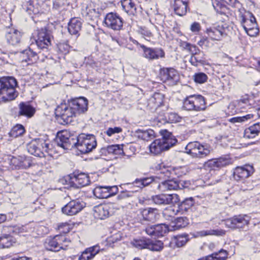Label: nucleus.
<instances>
[{
  "label": "nucleus",
  "instance_id": "4468645a",
  "mask_svg": "<svg viewBox=\"0 0 260 260\" xmlns=\"http://www.w3.org/2000/svg\"><path fill=\"white\" fill-rule=\"evenodd\" d=\"M85 206L83 201L78 199L72 200L61 209L63 214L72 216L80 212Z\"/></svg>",
  "mask_w": 260,
  "mask_h": 260
},
{
  "label": "nucleus",
  "instance_id": "bf43d9fd",
  "mask_svg": "<svg viewBox=\"0 0 260 260\" xmlns=\"http://www.w3.org/2000/svg\"><path fill=\"white\" fill-rule=\"evenodd\" d=\"M126 185H131V188L136 187L137 189H136L135 190H138V191L144 188L143 187V184L142 183L141 178H137L133 183H127Z\"/></svg>",
  "mask_w": 260,
  "mask_h": 260
},
{
  "label": "nucleus",
  "instance_id": "dca6fc26",
  "mask_svg": "<svg viewBox=\"0 0 260 260\" xmlns=\"http://www.w3.org/2000/svg\"><path fill=\"white\" fill-rule=\"evenodd\" d=\"M76 116L84 113L88 109V100L84 97H80L69 102Z\"/></svg>",
  "mask_w": 260,
  "mask_h": 260
},
{
  "label": "nucleus",
  "instance_id": "7c9ffc66",
  "mask_svg": "<svg viewBox=\"0 0 260 260\" xmlns=\"http://www.w3.org/2000/svg\"><path fill=\"white\" fill-rule=\"evenodd\" d=\"M169 149L165 144L161 142L160 139H156L154 140L150 145L149 150L151 153L154 155L160 154L163 151Z\"/></svg>",
  "mask_w": 260,
  "mask_h": 260
},
{
  "label": "nucleus",
  "instance_id": "864d4df0",
  "mask_svg": "<svg viewBox=\"0 0 260 260\" xmlns=\"http://www.w3.org/2000/svg\"><path fill=\"white\" fill-rule=\"evenodd\" d=\"M193 80L195 82L202 84L206 82L208 79L207 75L202 72L196 73L193 76Z\"/></svg>",
  "mask_w": 260,
  "mask_h": 260
},
{
  "label": "nucleus",
  "instance_id": "c756f323",
  "mask_svg": "<svg viewBox=\"0 0 260 260\" xmlns=\"http://www.w3.org/2000/svg\"><path fill=\"white\" fill-rule=\"evenodd\" d=\"M175 13L180 16L185 15L187 12L188 0H174Z\"/></svg>",
  "mask_w": 260,
  "mask_h": 260
},
{
  "label": "nucleus",
  "instance_id": "c9c22d12",
  "mask_svg": "<svg viewBox=\"0 0 260 260\" xmlns=\"http://www.w3.org/2000/svg\"><path fill=\"white\" fill-rule=\"evenodd\" d=\"M141 214L144 220L154 222L157 216V210L151 208L144 209L141 211Z\"/></svg>",
  "mask_w": 260,
  "mask_h": 260
},
{
  "label": "nucleus",
  "instance_id": "39448f33",
  "mask_svg": "<svg viewBox=\"0 0 260 260\" xmlns=\"http://www.w3.org/2000/svg\"><path fill=\"white\" fill-rule=\"evenodd\" d=\"M185 150L193 158H204L210 154L212 148L209 145H203L195 141L189 143L185 147Z\"/></svg>",
  "mask_w": 260,
  "mask_h": 260
},
{
  "label": "nucleus",
  "instance_id": "412c9836",
  "mask_svg": "<svg viewBox=\"0 0 260 260\" xmlns=\"http://www.w3.org/2000/svg\"><path fill=\"white\" fill-rule=\"evenodd\" d=\"M230 160L226 158L220 157L209 159L203 165L206 170H215L226 166L230 164Z\"/></svg>",
  "mask_w": 260,
  "mask_h": 260
},
{
  "label": "nucleus",
  "instance_id": "bb28decb",
  "mask_svg": "<svg viewBox=\"0 0 260 260\" xmlns=\"http://www.w3.org/2000/svg\"><path fill=\"white\" fill-rule=\"evenodd\" d=\"M164 96L160 93H155L148 100L147 107L151 111L156 110L163 103Z\"/></svg>",
  "mask_w": 260,
  "mask_h": 260
},
{
  "label": "nucleus",
  "instance_id": "8fccbe9b",
  "mask_svg": "<svg viewBox=\"0 0 260 260\" xmlns=\"http://www.w3.org/2000/svg\"><path fill=\"white\" fill-rule=\"evenodd\" d=\"M164 244L160 241L152 242L149 239L148 249L153 251H159L163 249Z\"/></svg>",
  "mask_w": 260,
  "mask_h": 260
},
{
  "label": "nucleus",
  "instance_id": "774afa93",
  "mask_svg": "<svg viewBox=\"0 0 260 260\" xmlns=\"http://www.w3.org/2000/svg\"><path fill=\"white\" fill-rule=\"evenodd\" d=\"M201 29V26L199 22H194L190 26V30L194 33L199 32Z\"/></svg>",
  "mask_w": 260,
  "mask_h": 260
},
{
  "label": "nucleus",
  "instance_id": "5fc2aeb1",
  "mask_svg": "<svg viewBox=\"0 0 260 260\" xmlns=\"http://www.w3.org/2000/svg\"><path fill=\"white\" fill-rule=\"evenodd\" d=\"M122 146L119 145H113L107 147V151L109 153L120 154L123 153Z\"/></svg>",
  "mask_w": 260,
  "mask_h": 260
},
{
  "label": "nucleus",
  "instance_id": "c85d7f7f",
  "mask_svg": "<svg viewBox=\"0 0 260 260\" xmlns=\"http://www.w3.org/2000/svg\"><path fill=\"white\" fill-rule=\"evenodd\" d=\"M179 185L177 183L176 179H170L162 181L158 185V189L162 192L169 190H176L178 188Z\"/></svg>",
  "mask_w": 260,
  "mask_h": 260
},
{
  "label": "nucleus",
  "instance_id": "ea45409f",
  "mask_svg": "<svg viewBox=\"0 0 260 260\" xmlns=\"http://www.w3.org/2000/svg\"><path fill=\"white\" fill-rule=\"evenodd\" d=\"M109 188L108 186H97L93 190V194L98 198L106 199L109 197Z\"/></svg>",
  "mask_w": 260,
  "mask_h": 260
},
{
  "label": "nucleus",
  "instance_id": "6e6552de",
  "mask_svg": "<svg viewBox=\"0 0 260 260\" xmlns=\"http://www.w3.org/2000/svg\"><path fill=\"white\" fill-rule=\"evenodd\" d=\"M27 149L32 155L42 157L44 152L49 153V144L42 138L35 139L27 145Z\"/></svg>",
  "mask_w": 260,
  "mask_h": 260
},
{
  "label": "nucleus",
  "instance_id": "393cba45",
  "mask_svg": "<svg viewBox=\"0 0 260 260\" xmlns=\"http://www.w3.org/2000/svg\"><path fill=\"white\" fill-rule=\"evenodd\" d=\"M159 133L162 137L161 139H159L163 144L167 148L170 149V147L173 146L177 142V139L173 135L172 133L169 132L167 129H161Z\"/></svg>",
  "mask_w": 260,
  "mask_h": 260
},
{
  "label": "nucleus",
  "instance_id": "de8ad7c7",
  "mask_svg": "<svg viewBox=\"0 0 260 260\" xmlns=\"http://www.w3.org/2000/svg\"><path fill=\"white\" fill-rule=\"evenodd\" d=\"M194 103L193 95H189L186 97L183 101V108L184 109L187 111L194 110Z\"/></svg>",
  "mask_w": 260,
  "mask_h": 260
},
{
  "label": "nucleus",
  "instance_id": "cd10ccee",
  "mask_svg": "<svg viewBox=\"0 0 260 260\" xmlns=\"http://www.w3.org/2000/svg\"><path fill=\"white\" fill-rule=\"evenodd\" d=\"M35 44H31L30 47L28 49L25 50L22 52L23 60L25 62L30 61V63H33L37 61L38 58V54L41 53V51H40L39 52L34 51L32 50Z\"/></svg>",
  "mask_w": 260,
  "mask_h": 260
},
{
  "label": "nucleus",
  "instance_id": "680f3d73",
  "mask_svg": "<svg viewBox=\"0 0 260 260\" xmlns=\"http://www.w3.org/2000/svg\"><path fill=\"white\" fill-rule=\"evenodd\" d=\"M186 48L189 51L191 55H194L201 51V50L196 46L191 45L189 43H186Z\"/></svg>",
  "mask_w": 260,
  "mask_h": 260
},
{
  "label": "nucleus",
  "instance_id": "7ed1b4c3",
  "mask_svg": "<svg viewBox=\"0 0 260 260\" xmlns=\"http://www.w3.org/2000/svg\"><path fill=\"white\" fill-rule=\"evenodd\" d=\"M233 26L232 25L221 22L207 28L205 32L213 41H220L222 38L232 35Z\"/></svg>",
  "mask_w": 260,
  "mask_h": 260
},
{
  "label": "nucleus",
  "instance_id": "6ab92c4d",
  "mask_svg": "<svg viewBox=\"0 0 260 260\" xmlns=\"http://www.w3.org/2000/svg\"><path fill=\"white\" fill-rule=\"evenodd\" d=\"M140 47L143 49V56L149 60L157 59L159 57H165V52L161 48H152L140 45Z\"/></svg>",
  "mask_w": 260,
  "mask_h": 260
},
{
  "label": "nucleus",
  "instance_id": "79ce46f5",
  "mask_svg": "<svg viewBox=\"0 0 260 260\" xmlns=\"http://www.w3.org/2000/svg\"><path fill=\"white\" fill-rule=\"evenodd\" d=\"M203 51H200L194 55H191L189 61L190 63L195 67H197L199 63L204 64L205 58Z\"/></svg>",
  "mask_w": 260,
  "mask_h": 260
},
{
  "label": "nucleus",
  "instance_id": "5701e85b",
  "mask_svg": "<svg viewBox=\"0 0 260 260\" xmlns=\"http://www.w3.org/2000/svg\"><path fill=\"white\" fill-rule=\"evenodd\" d=\"M22 34L18 30L11 28L7 29L6 38L7 42L12 45H16L20 42Z\"/></svg>",
  "mask_w": 260,
  "mask_h": 260
},
{
  "label": "nucleus",
  "instance_id": "72a5a7b5",
  "mask_svg": "<svg viewBox=\"0 0 260 260\" xmlns=\"http://www.w3.org/2000/svg\"><path fill=\"white\" fill-rule=\"evenodd\" d=\"M122 9L129 15H135L137 13L136 5L133 0H121Z\"/></svg>",
  "mask_w": 260,
  "mask_h": 260
},
{
  "label": "nucleus",
  "instance_id": "f3484780",
  "mask_svg": "<svg viewBox=\"0 0 260 260\" xmlns=\"http://www.w3.org/2000/svg\"><path fill=\"white\" fill-rule=\"evenodd\" d=\"M152 202L158 205H165L179 202V196L177 194H161L152 197Z\"/></svg>",
  "mask_w": 260,
  "mask_h": 260
},
{
  "label": "nucleus",
  "instance_id": "e2e57ef3",
  "mask_svg": "<svg viewBox=\"0 0 260 260\" xmlns=\"http://www.w3.org/2000/svg\"><path fill=\"white\" fill-rule=\"evenodd\" d=\"M177 180V183L179 185L178 188L182 189L186 187H188L190 184L189 181L183 180Z\"/></svg>",
  "mask_w": 260,
  "mask_h": 260
},
{
  "label": "nucleus",
  "instance_id": "a19ab883",
  "mask_svg": "<svg viewBox=\"0 0 260 260\" xmlns=\"http://www.w3.org/2000/svg\"><path fill=\"white\" fill-rule=\"evenodd\" d=\"M187 237V235H178L176 237H174L171 240L170 244L172 246L174 245L177 247H182L184 246L188 240Z\"/></svg>",
  "mask_w": 260,
  "mask_h": 260
},
{
  "label": "nucleus",
  "instance_id": "2eb2a0df",
  "mask_svg": "<svg viewBox=\"0 0 260 260\" xmlns=\"http://www.w3.org/2000/svg\"><path fill=\"white\" fill-rule=\"evenodd\" d=\"M104 22L108 27L114 30H119L123 26L122 18L114 13L107 14L105 18Z\"/></svg>",
  "mask_w": 260,
  "mask_h": 260
},
{
  "label": "nucleus",
  "instance_id": "69168bd1",
  "mask_svg": "<svg viewBox=\"0 0 260 260\" xmlns=\"http://www.w3.org/2000/svg\"><path fill=\"white\" fill-rule=\"evenodd\" d=\"M121 131L122 129L119 127H115L114 128L110 127L107 131L106 134L109 136H111L113 134L119 133Z\"/></svg>",
  "mask_w": 260,
  "mask_h": 260
},
{
  "label": "nucleus",
  "instance_id": "9b49d317",
  "mask_svg": "<svg viewBox=\"0 0 260 260\" xmlns=\"http://www.w3.org/2000/svg\"><path fill=\"white\" fill-rule=\"evenodd\" d=\"M249 217L247 215H235L224 221L225 226L232 229H241L249 223Z\"/></svg>",
  "mask_w": 260,
  "mask_h": 260
},
{
  "label": "nucleus",
  "instance_id": "a878e982",
  "mask_svg": "<svg viewBox=\"0 0 260 260\" xmlns=\"http://www.w3.org/2000/svg\"><path fill=\"white\" fill-rule=\"evenodd\" d=\"M100 251V248L98 245L87 248L79 256L78 260H91Z\"/></svg>",
  "mask_w": 260,
  "mask_h": 260
},
{
  "label": "nucleus",
  "instance_id": "2f4dec72",
  "mask_svg": "<svg viewBox=\"0 0 260 260\" xmlns=\"http://www.w3.org/2000/svg\"><path fill=\"white\" fill-rule=\"evenodd\" d=\"M241 23L244 30L257 27L256 19L251 13L249 14L248 18L246 16H242Z\"/></svg>",
  "mask_w": 260,
  "mask_h": 260
},
{
  "label": "nucleus",
  "instance_id": "338daca9",
  "mask_svg": "<svg viewBox=\"0 0 260 260\" xmlns=\"http://www.w3.org/2000/svg\"><path fill=\"white\" fill-rule=\"evenodd\" d=\"M141 178L142 180V183L143 184V187L148 186L149 184L152 183L154 181V179L153 177H143Z\"/></svg>",
  "mask_w": 260,
  "mask_h": 260
},
{
  "label": "nucleus",
  "instance_id": "6e6d98bb",
  "mask_svg": "<svg viewBox=\"0 0 260 260\" xmlns=\"http://www.w3.org/2000/svg\"><path fill=\"white\" fill-rule=\"evenodd\" d=\"M198 44L203 49L208 48L213 46V43L210 41L207 37H202L200 40L198 42Z\"/></svg>",
  "mask_w": 260,
  "mask_h": 260
},
{
  "label": "nucleus",
  "instance_id": "f257e3e1",
  "mask_svg": "<svg viewBox=\"0 0 260 260\" xmlns=\"http://www.w3.org/2000/svg\"><path fill=\"white\" fill-rule=\"evenodd\" d=\"M56 142L58 146L64 150L75 148L83 154L91 152L97 145L95 137L93 135L81 134L75 137L70 135L67 131L58 133Z\"/></svg>",
  "mask_w": 260,
  "mask_h": 260
},
{
  "label": "nucleus",
  "instance_id": "58836bf2",
  "mask_svg": "<svg viewBox=\"0 0 260 260\" xmlns=\"http://www.w3.org/2000/svg\"><path fill=\"white\" fill-rule=\"evenodd\" d=\"M179 213L180 212L178 206H169L164 210L162 215L166 219L172 221L174 219V216Z\"/></svg>",
  "mask_w": 260,
  "mask_h": 260
},
{
  "label": "nucleus",
  "instance_id": "0e129e2a",
  "mask_svg": "<svg viewBox=\"0 0 260 260\" xmlns=\"http://www.w3.org/2000/svg\"><path fill=\"white\" fill-rule=\"evenodd\" d=\"M242 184L243 185H241V189L243 191L251 190L253 187L252 182L247 181L246 179L245 180V183Z\"/></svg>",
  "mask_w": 260,
  "mask_h": 260
},
{
  "label": "nucleus",
  "instance_id": "1a4fd4ad",
  "mask_svg": "<svg viewBox=\"0 0 260 260\" xmlns=\"http://www.w3.org/2000/svg\"><path fill=\"white\" fill-rule=\"evenodd\" d=\"M253 173L254 169L252 166H238L233 170L232 178L238 182L244 183L245 180Z\"/></svg>",
  "mask_w": 260,
  "mask_h": 260
},
{
  "label": "nucleus",
  "instance_id": "4c0bfd02",
  "mask_svg": "<svg viewBox=\"0 0 260 260\" xmlns=\"http://www.w3.org/2000/svg\"><path fill=\"white\" fill-rule=\"evenodd\" d=\"M137 137L145 141H149L155 137V132L151 129L144 130L138 129L136 131Z\"/></svg>",
  "mask_w": 260,
  "mask_h": 260
},
{
  "label": "nucleus",
  "instance_id": "f704fd0d",
  "mask_svg": "<svg viewBox=\"0 0 260 260\" xmlns=\"http://www.w3.org/2000/svg\"><path fill=\"white\" fill-rule=\"evenodd\" d=\"M19 115L21 116H24L27 117H31L35 112V109L31 106L28 104L25 103H21L19 105Z\"/></svg>",
  "mask_w": 260,
  "mask_h": 260
},
{
  "label": "nucleus",
  "instance_id": "0eeeda50",
  "mask_svg": "<svg viewBox=\"0 0 260 260\" xmlns=\"http://www.w3.org/2000/svg\"><path fill=\"white\" fill-rule=\"evenodd\" d=\"M71 241L64 235H56L46 239L44 246L50 251H58L60 249L66 250Z\"/></svg>",
  "mask_w": 260,
  "mask_h": 260
},
{
  "label": "nucleus",
  "instance_id": "e433bc0d",
  "mask_svg": "<svg viewBox=\"0 0 260 260\" xmlns=\"http://www.w3.org/2000/svg\"><path fill=\"white\" fill-rule=\"evenodd\" d=\"M155 169L160 170V173L164 174L166 176L169 177L171 174H175L177 177L181 176L182 172H181L180 168H175L172 172L168 169H167L163 164H157L155 166Z\"/></svg>",
  "mask_w": 260,
  "mask_h": 260
},
{
  "label": "nucleus",
  "instance_id": "f8f14e48",
  "mask_svg": "<svg viewBox=\"0 0 260 260\" xmlns=\"http://www.w3.org/2000/svg\"><path fill=\"white\" fill-rule=\"evenodd\" d=\"M69 183L75 188H80L89 184L90 180L88 175L84 173L75 172L69 175Z\"/></svg>",
  "mask_w": 260,
  "mask_h": 260
},
{
  "label": "nucleus",
  "instance_id": "aec40b11",
  "mask_svg": "<svg viewBox=\"0 0 260 260\" xmlns=\"http://www.w3.org/2000/svg\"><path fill=\"white\" fill-rule=\"evenodd\" d=\"M111 215L112 208L109 204H100L93 208V216L95 218L104 220Z\"/></svg>",
  "mask_w": 260,
  "mask_h": 260
},
{
  "label": "nucleus",
  "instance_id": "052dcab7",
  "mask_svg": "<svg viewBox=\"0 0 260 260\" xmlns=\"http://www.w3.org/2000/svg\"><path fill=\"white\" fill-rule=\"evenodd\" d=\"M212 5L214 9L218 13L221 12V10L225 7V5L218 1V0H215L213 1L212 2Z\"/></svg>",
  "mask_w": 260,
  "mask_h": 260
},
{
  "label": "nucleus",
  "instance_id": "09e8293b",
  "mask_svg": "<svg viewBox=\"0 0 260 260\" xmlns=\"http://www.w3.org/2000/svg\"><path fill=\"white\" fill-rule=\"evenodd\" d=\"M148 239L143 238L134 239L132 242V244L136 248L139 249H148Z\"/></svg>",
  "mask_w": 260,
  "mask_h": 260
},
{
  "label": "nucleus",
  "instance_id": "49530a36",
  "mask_svg": "<svg viewBox=\"0 0 260 260\" xmlns=\"http://www.w3.org/2000/svg\"><path fill=\"white\" fill-rule=\"evenodd\" d=\"M188 224V219L186 217H179L175 219L174 225L172 226L174 230H178L186 226Z\"/></svg>",
  "mask_w": 260,
  "mask_h": 260
},
{
  "label": "nucleus",
  "instance_id": "f03ea898",
  "mask_svg": "<svg viewBox=\"0 0 260 260\" xmlns=\"http://www.w3.org/2000/svg\"><path fill=\"white\" fill-rule=\"evenodd\" d=\"M16 80L13 77H4L0 79V103L14 100L17 96Z\"/></svg>",
  "mask_w": 260,
  "mask_h": 260
},
{
  "label": "nucleus",
  "instance_id": "20e7f679",
  "mask_svg": "<svg viewBox=\"0 0 260 260\" xmlns=\"http://www.w3.org/2000/svg\"><path fill=\"white\" fill-rule=\"evenodd\" d=\"M34 37L38 49L44 51L43 55L47 57L49 55L48 48L51 45L52 39L50 31L46 28L38 29Z\"/></svg>",
  "mask_w": 260,
  "mask_h": 260
},
{
  "label": "nucleus",
  "instance_id": "603ef678",
  "mask_svg": "<svg viewBox=\"0 0 260 260\" xmlns=\"http://www.w3.org/2000/svg\"><path fill=\"white\" fill-rule=\"evenodd\" d=\"M86 11L87 16H88L91 20L97 18L100 16V13L98 9L88 7H87Z\"/></svg>",
  "mask_w": 260,
  "mask_h": 260
},
{
  "label": "nucleus",
  "instance_id": "4be33fe9",
  "mask_svg": "<svg viewBox=\"0 0 260 260\" xmlns=\"http://www.w3.org/2000/svg\"><path fill=\"white\" fill-rule=\"evenodd\" d=\"M82 25V22L80 18H73L68 23V31L71 35L75 36L77 38L80 35L79 32L81 30Z\"/></svg>",
  "mask_w": 260,
  "mask_h": 260
},
{
  "label": "nucleus",
  "instance_id": "3c124183",
  "mask_svg": "<svg viewBox=\"0 0 260 260\" xmlns=\"http://www.w3.org/2000/svg\"><path fill=\"white\" fill-rule=\"evenodd\" d=\"M213 259L215 260H225L228 256V252L226 250L221 249L218 252L211 254Z\"/></svg>",
  "mask_w": 260,
  "mask_h": 260
},
{
  "label": "nucleus",
  "instance_id": "a18cd8bd",
  "mask_svg": "<svg viewBox=\"0 0 260 260\" xmlns=\"http://www.w3.org/2000/svg\"><path fill=\"white\" fill-rule=\"evenodd\" d=\"M25 132V129L23 125L17 124L14 126L9 133L10 137L12 138H17L22 136Z\"/></svg>",
  "mask_w": 260,
  "mask_h": 260
},
{
  "label": "nucleus",
  "instance_id": "4d7b16f0",
  "mask_svg": "<svg viewBox=\"0 0 260 260\" xmlns=\"http://www.w3.org/2000/svg\"><path fill=\"white\" fill-rule=\"evenodd\" d=\"M138 190H125L120 192L117 196V199L119 200H124L126 198H132L134 194L137 192Z\"/></svg>",
  "mask_w": 260,
  "mask_h": 260
},
{
  "label": "nucleus",
  "instance_id": "c03bdc74",
  "mask_svg": "<svg viewBox=\"0 0 260 260\" xmlns=\"http://www.w3.org/2000/svg\"><path fill=\"white\" fill-rule=\"evenodd\" d=\"M195 111H200L205 109L204 98L201 95H193Z\"/></svg>",
  "mask_w": 260,
  "mask_h": 260
},
{
  "label": "nucleus",
  "instance_id": "473e14b6",
  "mask_svg": "<svg viewBox=\"0 0 260 260\" xmlns=\"http://www.w3.org/2000/svg\"><path fill=\"white\" fill-rule=\"evenodd\" d=\"M260 133V122H256L246 128L244 133V137L248 139L255 138Z\"/></svg>",
  "mask_w": 260,
  "mask_h": 260
},
{
  "label": "nucleus",
  "instance_id": "ddd939ff",
  "mask_svg": "<svg viewBox=\"0 0 260 260\" xmlns=\"http://www.w3.org/2000/svg\"><path fill=\"white\" fill-rule=\"evenodd\" d=\"M145 233L152 237H162L169 231V226L166 223L155 225H148L143 229Z\"/></svg>",
  "mask_w": 260,
  "mask_h": 260
},
{
  "label": "nucleus",
  "instance_id": "a211bd4d",
  "mask_svg": "<svg viewBox=\"0 0 260 260\" xmlns=\"http://www.w3.org/2000/svg\"><path fill=\"white\" fill-rule=\"evenodd\" d=\"M13 169H26L31 165V158L25 155L13 156L10 160Z\"/></svg>",
  "mask_w": 260,
  "mask_h": 260
},
{
  "label": "nucleus",
  "instance_id": "423d86ee",
  "mask_svg": "<svg viewBox=\"0 0 260 260\" xmlns=\"http://www.w3.org/2000/svg\"><path fill=\"white\" fill-rule=\"evenodd\" d=\"M55 115L58 122L62 125L70 123L74 117H76L69 103H61L55 109Z\"/></svg>",
  "mask_w": 260,
  "mask_h": 260
},
{
  "label": "nucleus",
  "instance_id": "9d476101",
  "mask_svg": "<svg viewBox=\"0 0 260 260\" xmlns=\"http://www.w3.org/2000/svg\"><path fill=\"white\" fill-rule=\"evenodd\" d=\"M159 74L161 80L170 85H175L179 81V75L174 68H164L161 69Z\"/></svg>",
  "mask_w": 260,
  "mask_h": 260
},
{
  "label": "nucleus",
  "instance_id": "13d9d810",
  "mask_svg": "<svg viewBox=\"0 0 260 260\" xmlns=\"http://www.w3.org/2000/svg\"><path fill=\"white\" fill-rule=\"evenodd\" d=\"M85 62L87 66L95 69L99 67V62L98 60L94 59L92 56H88L85 58Z\"/></svg>",
  "mask_w": 260,
  "mask_h": 260
},
{
  "label": "nucleus",
  "instance_id": "37998d69",
  "mask_svg": "<svg viewBox=\"0 0 260 260\" xmlns=\"http://www.w3.org/2000/svg\"><path fill=\"white\" fill-rule=\"evenodd\" d=\"M15 243L13 238L10 235H3L0 237V245L1 248H9Z\"/></svg>",
  "mask_w": 260,
  "mask_h": 260
},
{
  "label": "nucleus",
  "instance_id": "b1692460",
  "mask_svg": "<svg viewBox=\"0 0 260 260\" xmlns=\"http://www.w3.org/2000/svg\"><path fill=\"white\" fill-rule=\"evenodd\" d=\"M178 207L181 214L194 211L197 209L194 205V199L192 197L185 199Z\"/></svg>",
  "mask_w": 260,
  "mask_h": 260
}]
</instances>
